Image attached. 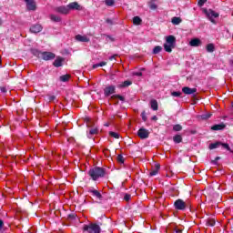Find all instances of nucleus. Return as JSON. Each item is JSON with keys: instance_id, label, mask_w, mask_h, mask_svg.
Returning <instances> with one entry per match:
<instances>
[{"instance_id": "nucleus-12", "label": "nucleus", "mask_w": 233, "mask_h": 233, "mask_svg": "<svg viewBox=\"0 0 233 233\" xmlns=\"http://www.w3.org/2000/svg\"><path fill=\"white\" fill-rule=\"evenodd\" d=\"M26 3L27 10H35V2L34 0H24Z\"/></svg>"}, {"instance_id": "nucleus-18", "label": "nucleus", "mask_w": 233, "mask_h": 233, "mask_svg": "<svg viewBox=\"0 0 233 233\" xmlns=\"http://www.w3.org/2000/svg\"><path fill=\"white\" fill-rule=\"evenodd\" d=\"M53 65L56 68H59V66H63V58H61V57L56 58Z\"/></svg>"}, {"instance_id": "nucleus-24", "label": "nucleus", "mask_w": 233, "mask_h": 233, "mask_svg": "<svg viewBox=\"0 0 233 233\" xmlns=\"http://www.w3.org/2000/svg\"><path fill=\"white\" fill-rule=\"evenodd\" d=\"M150 106H151L152 110H155V111L157 110V100L152 99L150 101Z\"/></svg>"}, {"instance_id": "nucleus-11", "label": "nucleus", "mask_w": 233, "mask_h": 233, "mask_svg": "<svg viewBox=\"0 0 233 233\" xmlns=\"http://www.w3.org/2000/svg\"><path fill=\"white\" fill-rule=\"evenodd\" d=\"M43 30V26L39 24H35L30 27V32L32 34H39Z\"/></svg>"}, {"instance_id": "nucleus-31", "label": "nucleus", "mask_w": 233, "mask_h": 233, "mask_svg": "<svg viewBox=\"0 0 233 233\" xmlns=\"http://www.w3.org/2000/svg\"><path fill=\"white\" fill-rule=\"evenodd\" d=\"M171 23H173V25H179L181 23V18L175 16L172 18Z\"/></svg>"}, {"instance_id": "nucleus-16", "label": "nucleus", "mask_w": 233, "mask_h": 233, "mask_svg": "<svg viewBox=\"0 0 233 233\" xmlns=\"http://www.w3.org/2000/svg\"><path fill=\"white\" fill-rule=\"evenodd\" d=\"M96 134H99V129L97 127L89 129V132H87L88 139H92V136H96Z\"/></svg>"}, {"instance_id": "nucleus-53", "label": "nucleus", "mask_w": 233, "mask_h": 233, "mask_svg": "<svg viewBox=\"0 0 233 233\" xmlns=\"http://www.w3.org/2000/svg\"><path fill=\"white\" fill-rule=\"evenodd\" d=\"M176 233H183L180 229H176Z\"/></svg>"}, {"instance_id": "nucleus-50", "label": "nucleus", "mask_w": 233, "mask_h": 233, "mask_svg": "<svg viewBox=\"0 0 233 233\" xmlns=\"http://www.w3.org/2000/svg\"><path fill=\"white\" fill-rule=\"evenodd\" d=\"M1 92H3L4 94L6 92V88L5 87H1Z\"/></svg>"}, {"instance_id": "nucleus-13", "label": "nucleus", "mask_w": 233, "mask_h": 233, "mask_svg": "<svg viewBox=\"0 0 233 233\" xmlns=\"http://www.w3.org/2000/svg\"><path fill=\"white\" fill-rule=\"evenodd\" d=\"M76 40L79 41L80 43H88L90 41V38H88V36L86 35H76Z\"/></svg>"}, {"instance_id": "nucleus-35", "label": "nucleus", "mask_w": 233, "mask_h": 233, "mask_svg": "<svg viewBox=\"0 0 233 233\" xmlns=\"http://www.w3.org/2000/svg\"><path fill=\"white\" fill-rule=\"evenodd\" d=\"M109 136H111V137H115V139H119V134L114 131L109 132Z\"/></svg>"}, {"instance_id": "nucleus-20", "label": "nucleus", "mask_w": 233, "mask_h": 233, "mask_svg": "<svg viewBox=\"0 0 233 233\" xmlns=\"http://www.w3.org/2000/svg\"><path fill=\"white\" fill-rule=\"evenodd\" d=\"M207 52H208L209 54H212V52H214L216 50V46H214V44H208L206 46Z\"/></svg>"}, {"instance_id": "nucleus-19", "label": "nucleus", "mask_w": 233, "mask_h": 233, "mask_svg": "<svg viewBox=\"0 0 233 233\" xmlns=\"http://www.w3.org/2000/svg\"><path fill=\"white\" fill-rule=\"evenodd\" d=\"M160 166L159 164H156L155 167L152 169V171L149 173L150 176H157V172H159Z\"/></svg>"}, {"instance_id": "nucleus-22", "label": "nucleus", "mask_w": 233, "mask_h": 233, "mask_svg": "<svg viewBox=\"0 0 233 233\" xmlns=\"http://www.w3.org/2000/svg\"><path fill=\"white\" fill-rule=\"evenodd\" d=\"M132 85V81L130 80H126L122 84L119 85L120 88H127V86H130Z\"/></svg>"}, {"instance_id": "nucleus-17", "label": "nucleus", "mask_w": 233, "mask_h": 233, "mask_svg": "<svg viewBox=\"0 0 233 233\" xmlns=\"http://www.w3.org/2000/svg\"><path fill=\"white\" fill-rule=\"evenodd\" d=\"M190 46H201L202 43L199 38H193L189 42Z\"/></svg>"}, {"instance_id": "nucleus-15", "label": "nucleus", "mask_w": 233, "mask_h": 233, "mask_svg": "<svg viewBox=\"0 0 233 233\" xmlns=\"http://www.w3.org/2000/svg\"><path fill=\"white\" fill-rule=\"evenodd\" d=\"M55 10L58 14H64V15H66V14H68V12H70L68 9V6H58Z\"/></svg>"}, {"instance_id": "nucleus-25", "label": "nucleus", "mask_w": 233, "mask_h": 233, "mask_svg": "<svg viewBox=\"0 0 233 233\" xmlns=\"http://www.w3.org/2000/svg\"><path fill=\"white\" fill-rule=\"evenodd\" d=\"M220 145L221 142L212 143L209 145V149L214 150V148H218V147H220Z\"/></svg>"}, {"instance_id": "nucleus-21", "label": "nucleus", "mask_w": 233, "mask_h": 233, "mask_svg": "<svg viewBox=\"0 0 233 233\" xmlns=\"http://www.w3.org/2000/svg\"><path fill=\"white\" fill-rule=\"evenodd\" d=\"M50 19H51V21H54V23H60V21H61L60 16L57 15H51Z\"/></svg>"}, {"instance_id": "nucleus-37", "label": "nucleus", "mask_w": 233, "mask_h": 233, "mask_svg": "<svg viewBox=\"0 0 233 233\" xmlns=\"http://www.w3.org/2000/svg\"><path fill=\"white\" fill-rule=\"evenodd\" d=\"M106 62H100L99 64L93 65V68H98V66H106Z\"/></svg>"}, {"instance_id": "nucleus-52", "label": "nucleus", "mask_w": 233, "mask_h": 233, "mask_svg": "<svg viewBox=\"0 0 233 233\" xmlns=\"http://www.w3.org/2000/svg\"><path fill=\"white\" fill-rule=\"evenodd\" d=\"M112 59H116V55L109 57V60L112 61Z\"/></svg>"}, {"instance_id": "nucleus-40", "label": "nucleus", "mask_w": 233, "mask_h": 233, "mask_svg": "<svg viewBox=\"0 0 233 233\" xmlns=\"http://www.w3.org/2000/svg\"><path fill=\"white\" fill-rule=\"evenodd\" d=\"M124 199H125V201H130V199H132V195H130V194H126V195L124 196Z\"/></svg>"}, {"instance_id": "nucleus-36", "label": "nucleus", "mask_w": 233, "mask_h": 233, "mask_svg": "<svg viewBox=\"0 0 233 233\" xmlns=\"http://www.w3.org/2000/svg\"><path fill=\"white\" fill-rule=\"evenodd\" d=\"M148 6H149L150 10H157V5L156 4H154V2H150L148 4Z\"/></svg>"}, {"instance_id": "nucleus-33", "label": "nucleus", "mask_w": 233, "mask_h": 233, "mask_svg": "<svg viewBox=\"0 0 233 233\" xmlns=\"http://www.w3.org/2000/svg\"><path fill=\"white\" fill-rule=\"evenodd\" d=\"M133 24L134 25H141V18L139 16H135L133 18Z\"/></svg>"}, {"instance_id": "nucleus-42", "label": "nucleus", "mask_w": 233, "mask_h": 233, "mask_svg": "<svg viewBox=\"0 0 233 233\" xmlns=\"http://www.w3.org/2000/svg\"><path fill=\"white\" fill-rule=\"evenodd\" d=\"M221 145H222V147L224 148H226V150H228L229 152H232V150L230 149V147L228 146V144H221Z\"/></svg>"}, {"instance_id": "nucleus-57", "label": "nucleus", "mask_w": 233, "mask_h": 233, "mask_svg": "<svg viewBox=\"0 0 233 233\" xmlns=\"http://www.w3.org/2000/svg\"><path fill=\"white\" fill-rule=\"evenodd\" d=\"M0 65H1V58H0Z\"/></svg>"}, {"instance_id": "nucleus-2", "label": "nucleus", "mask_w": 233, "mask_h": 233, "mask_svg": "<svg viewBox=\"0 0 233 233\" xmlns=\"http://www.w3.org/2000/svg\"><path fill=\"white\" fill-rule=\"evenodd\" d=\"M176 48V36L168 35L166 37V43L164 44V50L170 53L172 49Z\"/></svg>"}, {"instance_id": "nucleus-54", "label": "nucleus", "mask_w": 233, "mask_h": 233, "mask_svg": "<svg viewBox=\"0 0 233 233\" xmlns=\"http://www.w3.org/2000/svg\"><path fill=\"white\" fill-rule=\"evenodd\" d=\"M107 37L108 39H110V41H114V38L112 36L108 35Z\"/></svg>"}, {"instance_id": "nucleus-10", "label": "nucleus", "mask_w": 233, "mask_h": 233, "mask_svg": "<svg viewBox=\"0 0 233 233\" xmlns=\"http://www.w3.org/2000/svg\"><path fill=\"white\" fill-rule=\"evenodd\" d=\"M183 94H186L187 96H192V94H196L198 92L197 88H190L188 86H184L182 88Z\"/></svg>"}, {"instance_id": "nucleus-34", "label": "nucleus", "mask_w": 233, "mask_h": 233, "mask_svg": "<svg viewBox=\"0 0 233 233\" xmlns=\"http://www.w3.org/2000/svg\"><path fill=\"white\" fill-rule=\"evenodd\" d=\"M212 116V114L210 113H206L200 116V119H209V117Z\"/></svg>"}, {"instance_id": "nucleus-26", "label": "nucleus", "mask_w": 233, "mask_h": 233, "mask_svg": "<svg viewBox=\"0 0 233 233\" xmlns=\"http://www.w3.org/2000/svg\"><path fill=\"white\" fill-rule=\"evenodd\" d=\"M32 54L35 56L36 57H41L43 52L37 50V49H32Z\"/></svg>"}, {"instance_id": "nucleus-39", "label": "nucleus", "mask_w": 233, "mask_h": 233, "mask_svg": "<svg viewBox=\"0 0 233 233\" xmlns=\"http://www.w3.org/2000/svg\"><path fill=\"white\" fill-rule=\"evenodd\" d=\"M117 161H118V163H125V157H123V156H121V155H118Z\"/></svg>"}, {"instance_id": "nucleus-51", "label": "nucleus", "mask_w": 233, "mask_h": 233, "mask_svg": "<svg viewBox=\"0 0 233 233\" xmlns=\"http://www.w3.org/2000/svg\"><path fill=\"white\" fill-rule=\"evenodd\" d=\"M152 120L153 121H157V116H152Z\"/></svg>"}, {"instance_id": "nucleus-1", "label": "nucleus", "mask_w": 233, "mask_h": 233, "mask_svg": "<svg viewBox=\"0 0 233 233\" xmlns=\"http://www.w3.org/2000/svg\"><path fill=\"white\" fill-rule=\"evenodd\" d=\"M88 175L93 181H97L99 177H103L105 176V169L102 167H93L88 171Z\"/></svg>"}, {"instance_id": "nucleus-4", "label": "nucleus", "mask_w": 233, "mask_h": 233, "mask_svg": "<svg viewBox=\"0 0 233 233\" xmlns=\"http://www.w3.org/2000/svg\"><path fill=\"white\" fill-rule=\"evenodd\" d=\"M174 207L176 210H185L188 208V200L184 201L183 199L178 198L174 202Z\"/></svg>"}, {"instance_id": "nucleus-6", "label": "nucleus", "mask_w": 233, "mask_h": 233, "mask_svg": "<svg viewBox=\"0 0 233 233\" xmlns=\"http://www.w3.org/2000/svg\"><path fill=\"white\" fill-rule=\"evenodd\" d=\"M204 14H206L208 19H209V21H211L213 25H216V18L219 17V14H218L212 9H209V10L205 9Z\"/></svg>"}, {"instance_id": "nucleus-41", "label": "nucleus", "mask_w": 233, "mask_h": 233, "mask_svg": "<svg viewBox=\"0 0 233 233\" xmlns=\"http://www.w3.org/2000/svg\"><path fill=\"white\" fill-rule=\"evenodd\" d=\"M106 5L107 6H113L114 5V0H106Z\"/></svg>"}, {"instance_id": "nucleus-46", "label": "nucleus", "mask_w": 233, "mask_h": 233, "mask_svg": "<svg viewBox=\"0 0 233 233\" xmlns=\"http://www.w3.org/2000/svg\"><path fill=\"white\" fill-rule=\"evenodd\" d=\"M106 22L108 24V25H114V23L112 22V20L110 18H107L106 20Z\"/></svg>"}, {"instance_id": "nucleus-5", "label": "nucleus", "mask_w": 233, "mask_h": 233, "mask_svg": "<svg viewBox=\"0 0 233 233\" xmlns=\"http://www.w3.org/2000/svg\"><path fill=\"white\" fill-rule=\"evenodd\" d=\"M88 192H89V194H91V196H93V198H95L96 203H102L103 195H101V192H99V190H97L94 187H90L88 189Z\"/></svg>"}, {"instance_id": "nucleus-44", "label": "nucleus", "mask_w": 233, "mask_h": 233, "mask_svg": "<svg viewBox=\"0 0 233 233\" xmlns=\"http://www.w3.org/2000/svg\"><path fill=\"white\" fill-rule=\"evenodd\" d=\"M141 117H142L143 121H147V113H145V111L142 112Z\"/></svg>"}, {"instance_id": "nucleus-28", "label": "nucleus", "mask_w": 233, "mask_h": 233, "mask_svg": "<svg viewBox=\"0 0 233 233\" xmlns=\"http://www.w3.org/2000/svg\"><path fill=\"white\" fill-rule=\"evenodd\" d=\"M174 143H181L183 141V137L180 135H177L173 137Z\"/></svg>"}, {"instance_id": "nucleus-3", "label": "nucleus", "mask_w": 233, "mask_h": 233, "mask_svg": "<svg viewBox=\"0 0 233 233\" xmlns=\"http://www.w3.org/2000/svg\"><path fill=\"white\" fill-rule=\"evenodd\" d=\"M84 230L88 233H101V227L97 224L91 223L84 226Z\"/></svg>"}, {"instance_id": "nucleus-8", "label": "nucleus", "mask_w": 233, "mask_h": 233, "mask_svg": "<svg viewBox=\"0 0 233 233\" xmlns=\"http://www.w3.org/2000/svg\"><path fill=\"white\" fill-rule=\"evenodd\" d=\"M149 135H150V132H148V130L143 127L137 131V136L138 137H140V139H147Z\"/></svg>"}, {"instance_id": "nucleus-38", "label": "nucleus", "mask_w": 233, "mask_h": 233, "mask_svg": "<svg viewBox=\"0 0 233 233\" xmlns=\"http://www.w3.org/2000/svg\"><path fill=\"white\" fill-rule=\"evenodd\" d=\"M171 96H173V97H179L181 96V92L174 91L171 93Z\"/></svg>"}, {"instance_id": "nucleus-48", "label": "nucleus", "mask_w": 233, "mask_h": 233, "mask_svg": "<svg viewBox=\"0 0 233 233\" xmlns=\"http://www.w3.org/2000/svg\"><path fill=\"white\" fill-rule=\"evenodd\" d=\"M134 76H143V73H141V72H136V73H134Z\"/></svg>"}, {"instance_id": "nucleus-43", "label": "nucleus", "mask_w": 233, "mask_h": 233, "mask_svg": "<svg viewBox=\"0 0 233 233\" xmlns=\"http://www.w3.org/2000/svg\"><path fill=\"white\" fill-rule=\"evenodd\" d=\"M207 3V0H198V6H203Z\"/></svg>"}, {"instance_id": "nucleus-32", "label": "nucleus", "mask_w": 233, "mask_h": 233, "mask_svg": "<svg viewBox=\"0 0 233 233\" xmlns=\"http://www.w3.org/2000/svg\"><path fill=\"white\" fill-rule=\"evenodd\" d=\"M161 50H163V47H161V46H157L154 47L153 49V54H159V52H161Z\"/></svg>"}, {"instance_id": "nucleus-23", "label": "nucleus", "mask_w": 233, "mask_h": 233, "mask_svg": "<svg viewBox=\"0 0 233 233\" xmlns=\"http://www.w3.org/2000/svg\"><path fill=\"white\" fill-rule=\"evenodd\" d=\"M225 128L224 124H217L211 127V130H223Z\"/></svg>"}, {"instance_id": "nucleus-29", "label": "nucleus", "mask_w": 233, "mask_h": 233, "mask_svg": "<svg viewBox=\"0 0 233 233\" xmlns=\"http://www.w3.org/2000/svg\"><path fill=\"white\" fill-rule=\"evenodd\" d=\"M173 130L175 132H181V130H183V127H181L179 124H177L173 127Z\"/></svg>"}, {"instance_id": "nucleus-27", "label": "nucleus", "mask_w": 233, "mask_h": 233, "mask_svg": "<svg viewBox=\"0 0 233 233\" xmlns=\"http://www.w3.org/2000/svg\"><path fill=\"white\" fill-rule=\"evenodd\" d=\"M70 79V75H64L60 76V81L66 83Z\"/></svg>"}, {"instance_id": "nucleus-7", "label": "nucleus", "mask_w": 233, "mask_h": 233, "mask_svg": "<svg viewBox=\"0 0 233 233\" xmlns=\"http://www.w3.org/2000/svg\"><path fill=\"white\" fill-rule=\"evenodd\" d=\"M44 61H51V59H55L56 54L52 52H42V55L40 56Z\"/></svg>"}, {"instance_id": "nucleus-56", "label": "nucleus", "mask_w": 233, "mask_h": 233, "mask_svg": "<svg viewBox=\"0 0 233 233\" xmlns=\"http://www.w3.org/2000/svg\"><path fill=\"white\" fill-rule=\"evenodd\" d=\"M0 25H1V18H0Z\"/></svg>"}, {"instance_id": "nucleus-58", "label": "nucleus", "mask_w": 233, "mask_h": 233, "mask_svg": "<svg viewBox=\"0 0 233 233\" xmlns=\"http://www.w3.org/2000/svg\"><path fill=\"white\" fill-rule=\"evenodd\" d=\"M152 1H156V0H152Z\"/></svg>"}, {"instance_id": "nucleus-55", "label": "nucleus", "mask_w": 233, "mask_h": 233, "mask_svg": "<svg viewBox=\"0 0 233 233\" xmlns=\"http://www.w3.org/2000/svg\"><path fill=\"white\" fill-rule=\"evenodd\" d=\"M231 106H232V108H233V102H232V104H231Z\"/></svg>"}, {"instance_id": "nucleus-9", "label": "nucleus", "mask_w": 233, "mask_h": 233, "mask_svg": "<svg viewBox=\"0 0 233 233\" xmlns=\"http://www.w3.org/2000/svg\"><path fill=\"white\" fill-rule=\"evenodd\" d=\"M115 92H116L115 86H109L104 89V94L106 97H108V96H112V94H115Z\"/></svg>"}, {"instance_id": "nucleus-45", "label": "nucleus", "mask_w": 233, "mask_h": 233, "mask_svg": "<svg viewBox=\"0 0 233 233\" xmlns=\"http://www.w3.org/2000/svg\"><path fill=\"white\" fill-rule=\"evenodd\" d=\"M116 99H119L120 101H125V97L120 95H116Z\"/></svg>"}, {"instance_id": "nucleus-30", "label": "nucleus", "mask_w": 233, "mask_h": 233, "mask_svg": "<svg viewBox=\"0 0 233 233\" xmlns=\"http://www.w3.org/2000/svg\"><path fill=\"white\" fill-rule=\"evenodd\" d=\"M208 227H214L216 225V220L214 218H209L207 221Z\"/></svg>"}, {"instance_id": "nucleus-49", "label": "nucleus", "mask_w": 233, "mask_h": 233, "mask_svg": "<svg viewBox=\"0 0 233 233\" xmlns=\"http://www.w3.org/2000/svg\"><path fill=\"white\" fill-rule=\"evenodd\" d=\"M54 99H56V96H50L48 97V101H54Z\"/></svg>"}, {"instance_id": "nucleus-14", "label": "nucleus", "mask_w": 233, "mask_h": 233, "mask_svg": "<svg viewBox=\"0 0 233 233\" xmlns=\"http://www.w3.org/2000/svg\"><path fill=\"white\" fill-rule=\"evenodd\" d=\"M68 10H81V5L77 2H73L67 5Z\"/></svg>"}, {"instance_id": "nucleus-47", "label": "nucleus", "mask_w": 233, "mask_h": 233, "mask_svg": "<svg viewBox=\"0 0 233 233\" xmlns=\"http://www.w3.org/2000/svg\"><path fill=\"white\" fill-rule=\"evenodd\" d=\"M3 227H5V222L0 219V230L3 228Z\"/></svg>"}]
</instances>
